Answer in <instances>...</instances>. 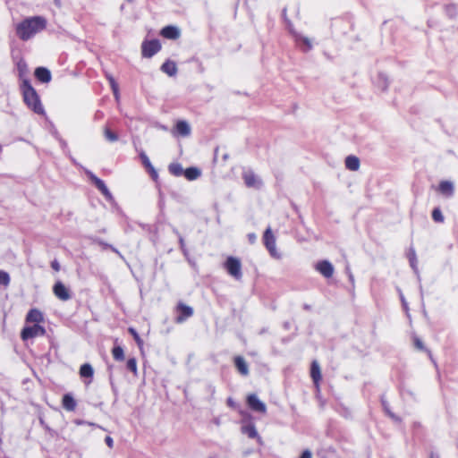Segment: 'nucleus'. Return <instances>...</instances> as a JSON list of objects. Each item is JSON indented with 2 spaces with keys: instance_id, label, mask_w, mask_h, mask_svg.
Returning a JSON list of instances; mask_svg holds the SVG:
<instances>
[{
  "instance_id": "f257e3e1",
  "label": "nucleus",
  "mask_w": 458,
  "mask_h": 458,
  "mask_svg": "<svg viewBox=\"0 0 458 458\" xmlns=\"http://www.w3.org/2000/svg\"><path fill=\"white\" fill-rule=\"evenodd\" d=\"M47 26V20L41 16H34L23 20L16 26V34L21 40H29Z\"/></svg>"
},
{
  "instance_id": "f03ea898",
  "label": "nucleus",
  "mask_w": 458,
  "mask_h": 458,
  "mask_svg": "<svg viewBox=\"0 0 458 458\" xmlns=\"http://www.w3.org/2000/svg\"><path fill=\"white\" fill-rule=\"evenodd\" d=\"M21 89L26 105L35 113L39 114H43L44 108L39 101L38 96L28 81H23Z\"/></svg>"
},
{
  "instance_id": "7ed1b4c3",
  "label": "nucleus",
  "mask_w": 458,
  "mask_h": 458,
  "mask_svg": "<svg viewBox=\"0 0 458 458\" xmlns=\"http://www.w3.org/2000/svg\"><path fill=\"white\" fill-rule=\"evenodd\" d=\"M276 237L270 227H267L263 235V242L269 254L275 259H281L282 255L276 249Z\"/></svg>"
},
{
  "instance_id": "20e7f679",
  "label": "nucleus",
  "mask_w": 458,
  "mask_h": 458,
  "mask_svg": "<svg viewBox=\"0 0 458 458\" xmlns=\"http://www.w3.org/2000/svg\"><path fill=\"white\" fill-rule=\"evenodd\" d=\"M242 175L244 183L248 188L259 190L263 186L262 179L251 169H244Z\"/></svg>"
},
{
  "instance_id": "39448f33",
  "label": "nucleus",
  "mask_w": 458,
  "mask_h": 458,
  "mask_svg": "<svg viewBox=\"0 0 458 458\" xmlns=\"http://www.w3.org/2000/svg\"><path fill=\"white\" fill-rule=\"evenodd\" d=\"M225 268L227 270L228 274L236 280H240L242 278V264L240 259L237 258H227L226 261L225 262Z\"/></svg>"
},
{
  "instance_id": "423d86ee",
  "label": "nucleus",
  "mask_w": 458,
  "mask_h": 458,
  "mask_svg": "<svg viewBox=\"0 0 458 458\" xmlns=\"http://www.w3.org/2000/svg\"><path fill=\"white\" fill-rule=\"evenodd\" d=\"M45 335L46 329L43 327L35 324L33 326L25 327L21 333V337L23 341H26L37 336H43Z\"/></svg>"
},
{
  "instance_id": "0eeeda50",
  "label": "nucleus",
  "mask_w": 458,
  "mask_h": 458,
  "mask_svg": "<svg viewBox=\"0 0 458 458\" xmlns=\"http://www.w3.org/2000/svg\"><path fill=\"white\" fill-rule=\"evenodd\" d=\"M86 174H88V176L89 177V179L95 183L96 187L101 191V193L105 196V198L108 200V201H112L113 200V195L112 193L110 192V191L108 190V188L106 187V185L105 184V182L98 178L92 172L90 171H87Z\"/></svg>"
},
{
  "instance_id": "6e6552de",
  "label": "nucleus",
  "mask_w": 458,
  "mask_h": 458,
  "mask_svg": "<svg viewBox=\"0 0 458 458\" xmlns=\"http://www.w3.org/2000/svg\"><path fill=\"white\" fill-rule=\"evenodd\" d=\"M161 48V45L158 40L154 39L146 41L142 44V55L144 57H151L157 53Z\"/></svg>"
},
{
  "instance_id": "1a4fd4ad",
  "label": "nucleus",
  "mask_w": 458,
  "mask_h": 458,
  "mask_svg": "<svg viewBox=\"0 0 458 458\" xmlns=\"http://www.w3.org/2000/svg\"><path fill=\"white\" fill-rule=\"evenodd\" d=\"M53 292L55 297L63 301H68L72 297L70 290L61 281L55 284Z\"/></svg>"
},
{
  "instance_id": "9d476101",
  "label": "nucleus",
  "mask_w": 458,
  "mask_h": 458,
  "mask_svg": "<svg viewBox=\"0 0 458 458\" xmlns=\"http://www.w3.org/2000/svg\"><path fill=\"white\" fill-rule=\"evenodd\" d=\"M315 269L326 278H330L335 271L334 266L328 260H321L315 265Z\"/></svg>"
},
{
  "instance_id": "9b49d317",
  "label": "nucleus",
  "mask_w": 458,
  "mask_h": 458,
  "mask_svg": "<svg viewBox=\"0 0 458 458\" xmlns=\"http://www.w3.org/2000/svg\"><path fill=\"white\" fill-rule=\"evenodd\" d=\"M248 405L253 411L265 413L267 411L266 404L261 402L256 394H250L247 399Z\"/></svg>"
},
{
  "instance_id": "f8f14e48",
  "label": "nucleus",
  "mask_w": 458,
  "mask_h": 458,
  "mask_svg": "<svg viewBox=\"0 0 458 458\" xmlns=\"http://www.w3.org/2000/svg\"><path fill=\"white\" fill-rule=\"evenodd\" d=\"M438 191L445 197L451 198L454 193V183L450 181H442L438 185Z\"/></svg>"
},
{
  "instance_id": "ddd939ff",
  "label": "nucleus",
  "mask_w": 458,
  "mask_h": 458,
  "mask_svg": "<svg viewBox=\"0 0 458 458\" xmlns=\"http://www.w3.org/2000/svg\"><path fill=\"white\" fill-rule=\"evenodd\" d=\"M177 309L180 312V315L176 318V322L178 323L183 322L186 318H190L193 314V310L182 303H179Z\"/></svg>"
},
{
  "instance_id": "4468645a",
  "label": "nucleus",
  "mask_w": 458,
  "mask_h": 458,
  "mask_svg": "<svg viewBox=\"0 0 458 458\" xmlns=\"http://www.w3.org/2000/svg\"><path fill=\"white\" fill-rule=\"evenodd\" d=\"M44 316L43 313L38 310V309H31L28 312L26 316V322L27 323H36L38 325V323L43 322Z\"/></svg>"
},
{
  "instance_id": "2eb2a0df",
  "label": "nucleus",
  "mask_w": 458,
  "mask_h": 458,
  "mask_svg": "<svg viewBox=\"0 0 458 458\" xmlns=\"http://www.w3.org/2000/svg\"><path fill=\"white\" fill-rule=\"evenodd\" d=\"M161 35L169 39H176L180 36V30L174 26H166L162 29Z\"/></svg>"
},
{
  "instance_id": "dca6fc26",
  "label": "nucleus",
  "mask_w": 458,
  "mask_h": 458,
  "mask_svg": "<svg viewBox=\"0 0 458 458\" xmlns=\"http://www.w3.org/2000/svg\"><path fill=\"white\" fill-rule=\"evenodd\" d=\"M293 36H294V38H295V41L297 42V44L304 50V51H309L312 48V43H311V40L307 38V37H304L301 34H298V33H293Z\"/></svg>"
},
{
  "instance_id": "f3484780",
  "label": "nucleus",
  "mask_w": 458,
  "mask_h": 458,
  "mask_svg": "<svg viewBox=\"0 0 458 458\" xmlns=\"http://www.w3.org/2000/svg\"><path fill=\"white\" fill-rule=\"evenodd\" d=\"M175 132L181 136H189L191 133V126L185 121H178L175 126Z\"/></svg>"
},
{
  "instance_id": "a211bd4d",
  "label": "nucleus",
  "mask_w": 458,
  "mask_h": 458,
  "mask_svg": "<svg viewBox=\"0 0 458 458\" xmlns=\"http://www.w3.org/2000/svg\"><path fill=\"white\" fill-rule=\"evenodd\" d=\"M62 404L66 411H72L75 410L77 403L71 394H65L63 396Z\"/></svg>"
},
{
  "instance_id": "6ab92c4d",
  "label": "nucleus",
  "mask_w": 458,
  "mask_h": 458,
  "mask_svg": "<svg viewBox=\"0 0 458 458\" xmlns=\"http://www.w3.org/2000/svg\"><path fill=\"white\" fill-rule=\"evenodd\" d=\"M234 365L237 369V370L243 376H247L249 374V367L245 360L241 357L237 356L234 359Z\"/></svg>"
},
{
  "instance_id": "aec40b11",
  "label": "nucleus",
  "mask_w": 458,
  "mask_h": 458,
  "mask_svg": "<svg viewBox=\"0 0 458 458\" xmlns=\"http://www.w3.org/2000/svg\"><path fill=\"white\" fill-rule=\"evenodd\" d=\"M35 76L41 82H49L51 80L50 72L47 68H44V67L37 68L35 71Z\"/></svg>"
},
{
  "instance_id": "412c9836",
  "label": "nucleus",
  "mask_w": 458,
  "mask_h": 458,
  "mask_svg": "<svg viewBox=\"0 0 458 458\" xmlns=\"http://www.w3.org/2000/svg\"><path fill=\"white\" fill-rule=\"evenodd\" d=\"M161 71L169 76H174L177 72V66L172 61H166L161 66Z\"/></svg>"
},
{
  "instance_id": "4be33fe9",
  "label": "nucleus",
  "mask_w": 458,
  "mask_h": 458,
  "mask_svg": "<svg viewBox=\"0 0 458 458\" xmlns=\"http://www.w3.org/2000/svg\"><path fill=\"white\" fill-rule=\"evenodd\" d=\"M345 166L351 171H357L360 168V159L355 156H348L345 158Z\"/></svg>"
},
{
  "instance_id": "5701e85b",
  "label": "nucleus",
  "mask_w": 458,
  "mask_h": 458,
  "mask_svg": "<svg viewBox=\"0 0 458 458\" xmlns=\"http://www.w3.org/2000/svg\"><path fill=\"white\" fill-rule=\"evenodd\" d=\"M140 158H141V161H142V164L144 165V166L148 170V172L150 173L151 176L154 179H156L157 177V173L155 170V168L153 167V165H151L148 156L144 152L140 153Z\"/></svg>"
},
{
  "instance_id": "b1692460",
  "label": "nucleus",
  "mask_w": 458,
  "mask_h": 458,
  "mask_svg": "<svg viewBox=\"0 0 458 458\" xmlns=\"http://www.w3.org/2000/svg\"><path fill=\"white\" fill-rule=\"evenodd\" d=\"M310 375L314 383L318 385L321 379V372L319 364L316 360H314L311 364Z\"/></svg>"
},
{
  "instance_id": "393cba45",
  "label": "nucleus",
  "mask_w": 458,
  "mask_h": 458,
  "mask_svg": "<svg viewBox=\"0 0 458 458\" xmlns=\"http://www.w3.org/2000/svg\"><path fill=\"white\" fill-rule=\"evenodd\" d=\"M183 174L189 181H193L200 176L201 172L197 167H189L183 172Z\"/></svg>"
},
{
  "instance_id": "a878e982",
  "label": "nucleus",
  "mask_w": 458,
  "mask_h": 458,
  "mask_svg": "<svg viewBox=\"0 0 458 458\" xmlns=\"http://www.w3.org/2000/svg\"><path fill=\"white\" fill-rule=\"evenodd\" d=\"M94 374L93 368L91 365L86 363L83 364L80 369V375L82 377H92Z\"/></svg>"
},
{
  "instance_id": "bb28decb",
  "label": "nucleus",
  "mask_w": 458,
  "mask_h": 458,
  "mask_svg": "<svg viewBox=\"0 0 458 458\" xmlns=\"http://www.w3.org/2000/svg\"><path fill=\"white\" fill-rule=\"evenodd\" d=\"M242 432L244 434L248 435V437L250 438H255V437L259 438L258 432L256 430V428L252 424L242 427Z\"/></svg>"
},
{
  "instance_id": "cd10ccee",
  "label": "nucleus",
  "mask_w": 458,
  "mask_h": 458,
  "mask_svg": "<svg viewBox=\"0 0 458 458\" xmlns=\"http://www.w3.org/2000/svg\"><path fill=\"white\" fill-rule=\"evenodd\" d=\"M112 354L114 360H123L124 352L123 349L121 346H115L112 350Z\"/></svg>"
},
{
  "instance_id": "c85d7f7f",
  "label": "nucleus",
  "mask_w": 458,
  "mask_h": 458,
  "mask_svg": "<svg viewBox=\"0 0 458 458\" xmlns=\"http://www.w3.org/2000/svg\"><path fill=\"white\" fill-rule=\"evenodd\" d=\"M168 169L169 172L175 176H180L184 172L180 164H171Z\"/></svg>"
},
{
  "instance_id": "c756f323",
  "label": "nucleus",
  "mask_w": 458,
  "mask_h": 458,
  "mask_svg": "<svg viewBox=\"0 0 458 458\" xmlns=\"http://www.w3.org/2000/svg\"><path fill=\"white\" fill-rule=\"evenodd\" d=\"M105 138L111 142H114L118 140V136L113 132L107 126L104 128Z\"/></svg>"
},
{
  "instance_id": "7c9ffc66",
  "label": "nucleus",
  "mask_w": 458,
  "mask_h": 458,
  "mask_svg": "<svg viewBox=\"0 0 458 458\" xmlns=\"http://www.w3.org/2000/svg\"><path fill=\"white\" fill-rule=\"evenodd\" d=\"M126 367L129 370H131L135 376L137 375L138 369H137V360L135 358H130L127 360Z\"/></svg>"
},
{
  "instance_id": "2f4dec72",
  "label": "nucleus",
  "mask_w": 458,
  "mask_h": 458,
  "mask_svg": "<svg viewBox=\"0 0 458 458\" xmlns=\"http://www.w3.org/2000/svg\"><path fill=\"white\" fill-rule=\"evenodd\" d=\"M10 284V276L7 272L0 270V284L8 286Z\"/></svg>"
},
{
  "instance_id": "473e14b6",
  "label": "nucleus",
  "mask_w": 458,
  "mask_h": 458,
  "mask_svg": "<svg viewBox=\"0 0 458 458\" xmlns=\"http://www.w3.org/2000/svg\"><path fill=\"white\" fill-rule=\"evenodd\" d=\"M378 87L381 88L382 90H385L388 87V80L387 77L384 74L378 75Z\"/></svg>"
},
{
  "instance_id": "72a5a7b5",
  "label": "nucleus",
  "mask_w": 458,
  "mask_h": 458,
  "mask_svg": "<svg viewBox=\"0 0 458 458\" xmlns=\"http://www.w3.org/2000/svg\"><path fill=\"white\" fill-rule=\"evenodd\" d=\"M432 218L434 221L442 223L444 222V216L439 208H435L432 212Z\"/></svg>"
},
{
  "instance_id": "f704fd0d",
  "label": "nucleus",
  "mask_w": 458,
  "mask_h": 458,
  "mask_svg": "<svg viewBox=\"0 0 458 458\" xmlns=\"http://www.w3.org/2000/svg\"><path fill=\"white\" fill-rule=\"evenodd\" d=\"M408 257H409V261H410V264L411 266V267L416 270V262H417V258H416V252L413 249H411L410 251H409V254H408Z\"/></svg>"
},
{
  "instance_id": "c9c22d12",
  "label": "nucleus",
  "mask_w": 458,
  "mask_h": 458,
  "mask_svg": "<svg viewBox=\"0 0 458 458\" xmlns=\"http://www.w3.org/2000/svg\"><path fill=\"white\" fill-rule=\"evenodd\" d=\"M129 332L133 336V338L136 341V343L138 344V345L141 346L143 342H142L141 338L140 337V335H138L137 331L134 328L130 327Z\"/></svg>"
},
{
  "instance_id": "e433bc0d",
  "label": "nucleus",
  "mask_w": 458,
  "mask_h": 458,
  "mask_svg": "<svg viewBox=\"0 0 458 458\" xmlns=\"http://www.w3.org/2000/svg\"><path fill=\"white\" fill-rule=\"evenodd\" d=\"M456 7L454 5H448L446 7V12L450 16H454L456 14Z\"/></svg>"
},
{
  "instance_id": "4c0bfd02",
  "label": "nucleus",
  "mask_w": 458,
  "mask_h": 458,
  "mask_svg": "<svg viewBox=\"0 0 458 458\" xmlns=\"http://www.w3.org/2000/svg\"><path fill=\"white\" fill-rule=\"evenodd\" d=\"M75 424L77 425H89V426H93V427H98V425H96L95 423H91V422H86L84 420H76L75 421Z\"/></svg>"
},
{
  "instance_id": "58836bf2",
  "label": "nucleus",
  "mask_w": 458,
  "mask_h": 458,
  "mask_svg": "<svg viewBox=\"0 0 458 458\" xmlns=\"http://www.w3.org/2000/svg\"><path fill=\"white\" fill-rule=\"evenodd\" d=\"M51 267L55 270V271H59L60 270V264L57 260H53L51 262Z\"/></svg>"
},
{
  "instance_id": "ea45409f",
  "label": "nucleus",
  "mask_w": 458,
  "mask_h": 458,
  "mask_svg": "<svg viewBox=\"0 0 458 458\" xmlns=\"http://www.w3.org/2000/svg\"><path fill=\"white\" fill-rule=\"evenodd\" d=\"M105 442L108 445V447L112 448L114 446V440L111 437H106Z\"/></svg>"
},
{
  "instance_id": "a19ab883",
  "label": "nucleus",
  "mask_w": 458,
  "mask_h": 458,
  "mask_svg": "<svg viewBox=\"0 0 458 458\" xmlns=\"http://www.w3.org/2000/svg\"><path fill=\"white\" fill-rule=\"evenodd\" d=\"M300 458H312V454L310 450H305Z\"/></svg>"
},
{
  "instance_id": "79ce46f5",
  "label": "nucleus",
  "mask_w": 458,
  "mask_h": 458,
  "mask_svg": "<svg viewBox=\"0 0 458 458\" xmlns=\"http://www.w3.org/2000/svg\"><path fill=\"white\" fill-rule=\"evenodd\" d=\"M415 345L418 349H423V343L418 338L415 339Z\"/></svg>"
},
{
  "instance_id": "37998d69",
  "label": "nucleus",
  "mask_w": 458,
  "mask_h": 458,
  "mask_svg": "<svg viewBox=\"0 0 458 458\" xmlns=\"http://www.w3.org/2000/svg\"><path fill=\"white\" fill-rule=\"evenodd\" d=\"M110 86H111V89L113 91H116L117 89H119L118 84L116 83L115 81H112V83H110Z\"/></svg>"
},
{
  "instance_id": "c03bdc74",
  "label": "nucleus",
  "mask_w": 458,
  "mask_h": 458,
  "mask_svg": "<svg viewBox=\"0 0 458 458\" xmlns=\"http://www.w3.org/2000/svg\"><path fill=\"white\" fill-rule=\"evenodd\" d=\"M248 237H249V240H250V242L251 243H253L256 241V239H257V236H256L255 233H249Z\"/></svg>"
},
{
  "instance_id": "a18cd8bd",
  "label": "nucleus",
  "mask_w": 458,
  "mask_h": 458,
  "mask_svg": "<svg viewBox=\"0 0 458 458\" xmlns=\"http://www.w3.org/2000/svg\"><path fill=\"white\" fill-rule=\"evenodd\" d=\"M227 404L231 407H234V402L233 401L232 398L227 399Z\"/></svg>"
},
{
  "instance_id": "49530a36",
  "label": "nucleus",
  "mask_w": 458,
  "mask_h": 458,
  "mask_svg": "<svg viewBox=\"0 0 458 458\" xmlns=\"http://www.w3.org/2000/svg\"><path fill=\"white\" fill-rule=\"evenodd\" d=\"M113 93H114L115 99L118 101L119 98H120L119 89H117L116 91H113Z\"/></svg>"
},
{
  "instance_id": "de8ad7c7",
  "label": "nucleus",
  "mask_w": 458,
  "mask_h": 458,
  "mask_svg": "<svg viewBox=\"0 0 458 458\" xmlns=\"http://www.w3.org/2000/svg\"><path fill=\"white\" fill-rule=\"evenodd\" d=\"M106 79L108 80L109 83H112V81H115L114 77L109 73L106 74Z\"/></svg>"
},
{
  "instance_id": "09e8293b",
  "label": "nucleus",
  "mask_w": 458,
  "mask_h": 458,
  "mask_svg": "<svg viewBox=\"0 0 458 458\" xmlns=\"http://www.w3.org/2000/svg\"><path fill=\"white\" fill-rule=\"evenodd\" d=\"M348 278L350 280V282L354 284V276L352 275V273H350V276H348Z\"/></svg>"
},
{
  "instance_id": "8fccbe9b",
  "label": "nucleus",
  "mask_w": 458,
  "mask_h": 458,
  "mask_svg": "<svg viewBox=\"0 0 458 458\" xmlns=\"http://www.w3.org/2000/svg\"><path fill=\"white\" fill-rule=\"evenodd\" d=\"M345 273H346V275H347V276H350V273H352L351 268H350V267H349V266H347V267H345Z\"/></svg>"
},
{
  "instance_id": "3c124183",
  "label": "nucleus",
  "mask_w": 458,
  "mask_h": 458,
  "mask_svg": "<svg viewBox=\"0 0 458 458\" xmlns=\"http://www.w3.org/2000/svg\"><path fill=\"white\" fill-rule=\"evenodd\" d=\"M179 242H180V244H181V248L183 249V247H184V241H183V239L182 237H180Z\"/></svg>"
},
{
  "instance_id": "603ef678",
  "label": "nucleus",
  "mask_w": 458,
  "mask_h": 458,
  "mask_svg": "<svg viewBox=\"0 0 458 458\" xmlns=\"http://www.w3.org/2000/svg\"><path fill=\"white\" fill-rule=\"evenodd\" d=\"M56 5L60 6V0H55Z\"/></svg>"
},
{
  "instance_id": "864d4df0",
  "label": "nucleus",
  "mask_w": 458,
  "mask_h": 458,
  "mask_svg": "<svg viewBox=\"0 0 458 458\" xmlns=\"http://www.w3.org/2000/svg\"><path fill=\"white\" fill-rule=\"evenodd\" d=\"M401 299H402L403 304L405 306V305H406V303H405V301H404L403 297L402 296V297H401Z\"/></svg>"
},
{
  "instance_id": "5fc2aeb1",
  "label": "nucleus",
  "mask_w": 458,
  "mask_h": 458,
  "mask_svg": "<svg viewBox=\"0 0 458 458\" xmlns=\"http://www.w3.org/2000/svg\"><path fill=\"white\" fill-rule=\"evenodd\" d=\"M209 458H221V457H219V456H217V455H212V456H210Z\"/></svg>"
},
{
  "instance_id": "6e6d98bb",
  "label": "nucleus",
  "mask_w": 458,
  "mask_h": 458,
  "mask_svg": "<svg viewBox=\"0 0 458 458\" xmlns=\"http://www.w3.org/2000/svg\"><path fill=\"white\" fill-rule=\"evenodd\" d=\"M2 150V147L0 146V151Z\"/></svg>"
}]
</instances>
